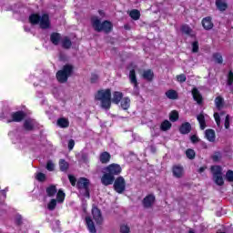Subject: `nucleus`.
<instances>
[{"label":"nucleus","instance_id":"nucleus-2","mask_svg":"<svg viewBox=\"0 0 233 233\" xmlns=\"http://www.w3.org/2000/svg\"><path fill=\"white\" fill-rule=\"evenodd\" d=\"M29 23H31V25H39L40 28L44 30L50 28V17L46 14L42 15H39L38 14L31 15L29 16Z\"/></svg>","mask_w":233,"mask_h":233},{"label":"nucleus","instance_id":"nucleus-22","mask_svg":"<svg viewBox=\"0 0 233 233\" xmlns=\"http://www.w3.org/2000/svg\"><path fill=\"white\" fill-rule=\"evenodd\" d=\"M50 39L53 45L57 46L61 42V35L59 33H53L50 36Z\"/></svg>","mask_w":233,"mask_h":233},{"label":"nucleus","instance_id":"nucleus-10","mask_svg":"<svg viewBox=\"0 0 233 233\" xmlns=\"http://www.w3.org/2000/svg\"><path fill=\"white\" fill-rule=\"evenodd\" d=\"M39 124L37 121L32 118L25 119L24 122V128L25 130H34L35 128H38Z\"/></svg>","mask_w":233,"mask_h":233},{"label":"nucleus","instance_id":"nucleus-49","mask_svg":"<svg viewBox=\"0 0 233 233\" xmlns=\"http://www.w3.org/2000/svg\"><path fill=\"white\" fill-rule=\"evenodd\" d=\"M46 168L49 172H53V170L56 168V166L52 163V161H48Z\"/></svg>","mask_w":233,"mask_h":233},{"label":"nucleus","instance_id":"nucleus-23","mask_svg":"<svg viewBox=\"0 0 233 233\" xmlns=\"http://www.w3.org/2000/svg\"><path fill=\"white\" fill-rule=\"evenodd\" d=\"M192 127L190 126V123L186 122L184 124L181 125L179 131L180 134H188V132H190Z\"/></svg>","mask_w":233,"mask_h":233},{"label":"nucleus","instance_id":"nucleus-44","mask_svg":"<svg viewBox=\"0 0 233 233\" xmlns=\"http://www.w3.org/2000/svg\"><path fill=\"white\" fill-rule=\"evenodd\" d=\"M224 127L227 129L230 128V116H228V115H227L225 117Z\"/></svg>","mask_w":233,"mask_h":233},{"label":"nucleus","instance_id":"nucleus-11","mask_svg":"<svg viewBox=\"0 0 233 233\" xmlns=\"http://www.w3.org/2000/svg\"><path fill=\"white\" fill-rule=\"evenodd\" d=\"M93 219L96 221V225L103 224V216L101 215V210L97 208H92Z\"/></svg>","mask_w":233,"mask_h":233},{"label":"nucleus","instance_id":"nucleus-31","mask_svg":"<svg viewBox=\"0 0 233 233\" xmlns=\"http://www.w3.org/2000/svg\"><path fill=\"white\" fill-rule=\"evenodd\" d=\"M143 77L144 79H147V81H152V79H154V72H152L150 69H147L144 71Z\"/></svg>","mask_w":233,"mask_h":233},{"label":"nucleus","instance_id":"nucleus-3","mask_svg":"<svg viewBox=\"0 0 233 233\" xmlns=\"http://www.w3.org/2000/svg\"><path fill=\"white\" fill-rule=\"evenodd\" d=\"M91 23L93 28H95L96 32H106V34H108V32L112 30V23L108 21H104L101 24V20H99L97 16H93L91 19Z\"/></svg>","mask_w":233,"mask_h":233},{"label":"nucleus","instance_id":"nucleus-60","mask_svg":"<svg viewBox=\"0 0 233 233\" xmlns=\"http://www.w3.org/2000/svg\"><path fill=\"white\" fill-rule=\"evenodd\" d=\"M99 15H100L101 16H103V15H105V13H104L103 11H99Z\"/></svg>","mask_w":233,"mask_h":233},{"label":"nucleus","instance_id":"nucleus-9","mask_svg":"<svg viewBox=\"0 0 233 233\" xmlns=\"http://www.w3.org/2000/svg\"><path fill=\"white\" fill-rule=\"evenodd\" d=\"M106 172L113 177L119 176V173L121 172V166L118 164H110L106 167Z\"/></svg>","mask_w":233,"mask_h":233},{"label":"nucleus","instance_id":"nucleus-26","mask_svg":"<svg viewBox=\"0 0 233 233\" xmlns=\"http://www.w3.org/2000/svg\"><path fill=\"white\" fill-rule=\"evenodd\" d=\"M216 5L220 12H225V10H227L228 5L225 0H216Z\"/></svg>","mask_w":233,"mask_h":233},{"label":"nucleus","instance_id":"nucleus-55","mask_svg":"<svg viewBox=\"0 0 233 233\" xmlns=\"http://www.w3.org/2000/svg\"><path fill=\"white\" fill-rule=\"evenodd\" d=\"M191 141H192V143H198V141H199V138L198 137V136L193 135L191 137Z\"/></svg>","mask_w":233,"mask_h":233},{"label":"nucleus","instance_id":"nucleus-24","mask_svg":"<svg viewBox=\"0 0 233 233\" xmlns=\"http://www.w3.org/2000/svg\"><path fill=\"white\" fill-rule=\"evenodd\" d=\"M180 30L182 34H186V35H190L191 37L194 36V31H192V28L187 25H182Z\"/></svg>","mask_w":233,"mask_h":233},{"label":"nucleus","instance_id":"nucleus-30","mask_svg":"<svg viewBox=\"0 0 233 233\" xmlns=\"http://www.w3.org/2000/svg\"><path fill=\"white\" fill-rule=\"evenodd\" d=\"M110 161V153L103 152L100 155V163L106 164Z\"/></svg>","mask_w":233,"mask_h":233},{"label":"nucleus","instance_id":"nucleus-48","mask_svg":"<svg viewBox=\"0 0 233 233\" xmlns=\"http://www.w3.org/2000/svg\"><path fill=\"white\" fill-rule=\"evenodd\" d=\"M199 50V44L198 41L192 43V52L196 53Z\"/></svg>","mask_w":233,"mask_h":233},{"label":"nucleus","instance_id":"nucleus-59","mask_svg":"<svg viewBox=\"0 0 233 233\" xmlns=\"http://www.w3.org/2000/svg\"><path fill=\"white\" fill-rule=\"evenodd\" d=\"M206 169H207V167H200L198 169L199 174H202V172H205Z\"/></svg>","mask_w":233,"mask_h":233},{"label":"nucleus","instance_id":"nucleus-46","mask_svg":"<svg viewBox=\"0 0 233 233\" xmlns=\"http://www.w3.org/2000/svg\"><path fill=\"white\" fill-rule=\"evenodd\" d=\"M177 80L178 81V83H185L187 81V76L181 74L177 76Z\"/></svg>","mask_w":233,"mask_h":233},{"label":"nucleus","instance_id":"nucleus-21","mask_svg":"<svg viewBox=\"0 0 233 233\" xmlns=\"http://www.w3.org/2000/svg\"><path fill=\"white\" fill-rule=\"evenodd\" d=\"M120 106L123 110H128L130 108V98L124 97L120 100Z\"/></svg>","mask_w":233,"mask_h":233},{"label":"nucleus","instance_id":"nucleus-35","mask_svg":"<svg viewBox=\"0 0 233 233\" xmlns=\"http://www.w3.org/2000/svg\"><path fill=\"white\" fill-rule=\"evenodd\" d=\"M46 194L47 196H49L50 198H52L53 196H56V194H57V189L56 188V186H50L46 188Z\"/></svg>","mask_w":233,"mask_h":233},{"label":"nucleus","instance_id":"nucleus-8","mask_svg":"<svg viewBox=\"0 0 233 233\" xmlns=\"http://www.w3.org/2000/svg\"><path fill=\"white\" fill-rule=\"evenodd\" d=\"M11 118H6V123H12V122H15V123H19L21 121H23V119H25V113L23 111H18V112H15L12 113L10 115Z\"/></svg>","mask_w":233,"mask_h":233},{"label":"nucleus","instance_id":"nucleus-54","mask_svg":"<svg viewBox=\"0 0 233 233\" xmlns=\"http://www.w3.org/2000/svg\"><path fill=\"white\" fill-rule=\"evenodd\" d=\"M15 222L17 223V225H21V223H23V217H21V215H17L15 217Z\"/></svg>","mask_w":233,"mask_h":233},{"label":"nucleus","instance_id":"nucleus-7","mask_svg":"<svg viewBox=\"0 0 233 233\" xmlns=\"http://www.w3.org/2000/svg\"><path fill=\"white\" fill-rule=\"evenodd\" d=\"M127 187V182H125V178L123 177H118L114 183V188L117 194H123L125 192V188Z\"/></svg>","mask_w":233,"mask_h":233},{"label":"nucleus","instance_id":"nucleus-63","mask_svg":"<svg viewBox=\"0 0 233 233\" xmlns=\"http://www.w3.org/2000/svg\"><path fill=\"white\" fill-rule=\"evenodd\" d=\"M217 233H225V232L218 231Z\"/></svg>","mask_w":233,"mask_h":233},{"label":"nucleus","instance_id":"nucleus-4","mask_svg":"<svg viewBox=\"0 0 233 233\" xmlns=\"http://www.w3.org/2000/svg\"><path fill=\"white\" fill-rule=\"evenodd\" d=\"M74 72V66L72 65H66L63 66L62 70L56 73V79L59 83H66L68 77L72 76Z\"/></svg>","mask_w":233,"mask_h":233},{"label":"nucleus","instance_id":"nucleus-51","mask_svg":"<svg viewBox=\"0 0 233 233\" xmlns=\"http://www.w3.org/2000/svg\"><path fill=\"white\" fill-rule=\"evenodd\" d=\"M233 83V72L229 71L228 75V85H232Z\"/></svg>","mask_w":233,"mask_h":233},{"label":"nucleus","instance_id":"nucleus-47","mask_svg":"<svg viewBox=\"0 0 233 233\" xmlns=\"http://www.w3.org/2000/svg\"><path fill=\"white\" fill-rule=\"evenodd\" d=\"M120 232L121 233H129L130 232V228L127 225H122L120 227Z\"/></svg>","mask_w":233,"mask_h":233},{"label":"nucleus","instance_id":"nucleus-42","mask_svg":"<svg viewBox=\"0 0 233 233\" xmlns=\"http://www.w3.org/2000/svg\"><path fill=\"white\" fill-rule=\"evenodd\" d=\"M186 156L188 159H194V157H196V151L189 148L186 151Z\"/></svg>","mask_w":233,"mask_h":233},{"label":"nucleus","instance_id":"nucleus-56","mask_svg":"<svg viewBox=\"0 0 233 233\" xmlns=\"http://www.w3.org/2000/svg\"><path fill=\"white\" fill-rule=\"evenodd\" d=\"M6 192H8V187H5L4 190L1 191V194L4 197V198H6Z\"/></svg>","mask_w":233,"mask_h":233},{"label":"nucleus","instance_id":"nucleus-17","mask_svg":"<svg viewBox=\"0 0 233 233\" xmlns=\"http://www.w3.org/2000/svg\"><path fill=\"white\" fill-rule=\"evenodd\" d=\"M205 136L208 141H210V143H214L216 141V132L213 129H207Z\"/></svg>","mask_w":233,"mask_h":233},{"label":"nucleus","instance_id":"nucleus-13","mask_svg":"<svg viewBox=\"0 0 233 233\" xmlns=\"http://www.w3.org/2000/svg\"><path fill=\"white\" fill-rule=\"evenodd\" d=\"M129 79L131 85L134 86L135 94L137 96L139 94V89L137 88V79L136 78V70L132 69L129 72Z\"/></svg>","mask_w":233,"mask_h":233},{"label":"nucleus","instance_id":"nucleus-6","mask_svg":"<svg viewBox=\"0 0 233 233\" xmlns=\"http://www.w3.org/2000/svg\"><path fill=\"white\" fill-rule=\"evenodd\" d=\"M211 172L213 174V179L216 185L221 187L224 183L223 181V169L219 166H213L211 167Z\"/></svg>","mask_w":233,"mask_h":233},{"label":"nucleus","instance_id":"nucleus-39","mask_svg":"<svg viewBox=\"0 0 233 233\" xmlns=\"http://www.w3.org/2000/svg\"><path fill=\"white\" fill-rule=\"evenodd\" d=\"M169 119L170 121H172L173 123L177 121V119H179V113H177V111L174 110L170 113L169 115Z\"/></svg>","mask_w":233,"mask_h":233},{"label":"nucleus","instance_id":"nucleus-40","mask_svg":"<svg viewBox=\"0 0 233 233\" xmlns=\"http://www.w3.org/2000/svg\"><path fill=\"white\" fill-rule=\"evenodd\" d=\"M59 167L62 172H66V170H68V162L65 161V159H61L59 161Z\"/></svg>","mask_w":233,"mask_h":233},{"label":"nucleus","instance_id":"nucleus-25","mask_svg":"<svg viewBox=\"0 0 233 233\" xmlns=\"http://www.w3.org/2000/svg\"><path fill=\"white\" fill-rule=\"evenodd\" d=\"M56 124L60 128H68L70 122L66 118H59Z\"/></svg>","mask_w":233,"mask_h":233},{"label":"nucleus","instance_id":"nucleus-37","mask_svg":"<svg viewBox=\"0 0 233 233\" xmlns=\"http://www.w3.org/2000/svg\"><path fill=\"white\" fill-rule=\"evenodd\" d=\"M65 198H66L65 192H63V190L60 189L56 194V202L63 203L65 201Z\"/></svg>","mask_w":233,"mask_h":233},{"label":"nucleus","instance_id":"nucleus-43","mask_svg":"<svg viewBox=\"0 0 233 233\" xmlns=\"http://www.w3.org/2000/svg\"><path fill=\"white\" fill-rule=\"evenodd\" d=\"M212 159L215 163H218V161H220L221 159V154L219 152H215L212 156Z\"/></svg>","mask_w":233,"mask_h":233},{"label":"nucleus","instance_id":"nucleus-16","mask_svg":"<svg viewBox=\"0 0 233 233\" xmlns=\"http://www.w3.org/2000/svg\"><path fill=\"white\" fill-rule=\"evenodd\" d=\"M183 174H184V170H183V167L177 165L173 167V176L175 177H183Z\"/></svg>","mask_w":233,"mask_h":233},{"label":"nucleus","instance_id":"nucleus-62","mask_svg":"<svg viewBox=\"0 0 233 233\" xmlns=\"http://www.w3.org/2000/svg\"><path fill=\"white\" fill-rule=\"evenodd\" d=\"M188 233H194V230L190 229Z\"/></svg>","mask_w":233,"mask_h":233},{"label":"nucleus","instance_id":"nucleus-12","mask_svg":"<svg viewBox=\"0 0 233 233\" xmlns=\"http://www.w3.org/2000/svg\"><path fill=\"white\" fill-rule=\"evenodd\" d=\"M116 177L110 175L108 172H106L101 177V183L102 185H105V187H108V185H112L114 183Z\"/></svg>","mask_w":233,"mask_h":233},{"label":"nucleus","instance_id":"nucleus-61","mask_svg":"<svg viewBox=\"0 0 233 233\" xmlns=\"http://www.w3.org/2000/svg\"><path fill=\"white\" fill-rule=\"evenodd\" d=\"M25 32H30V29H26V28H25Z\"/></svg>","mask_w":233,"mask_h":233},{"label":"nucleus","instance_id":"nucleus-36","mask_svg":"<svg viewBox=\"0 0 233 233\" xmlns=\"http://www.w3.org/2000/svg\"><path fill=\"white\" fill-rule=\"evenodd\" d=\"M213 59H214L215 63H218V65L223 64V56H221L220 53H214Z\"/></svg>","mask_w":233,"mask_h":233},{"label":"nucleus","instance_id":"nucleus-32","mask_svg":"<svg viewBox=\"0 0 233 233\" xmlns=\"http://www.w3.org/2000/svg\"><path fill=\"white\" fill-rule=\"evenodd\" d=\"M166 96L167 97V99H177V92L174 89H169L166 92Z\"/></svg>","mask_w":233,"mask_h":233},{"label":"nucleus","instance_id":"nucleus-15","mask_svg":"<svg viewBox=\"0 0 233 233\" xmlns=\"http://www.w3.org/2000/svg\"><path fill=\"white\" fill-rule=\"evenodd\" d=\"M154 201H156V197H154V195H148L144 198V207H146V208L152 207V205H154Z\"/></svg>","mask_w":233,"mask_h":233},{"label":"nucleus","instance_id":"nucleus-20","mask_svg":"<svg viewBox=\"0 0 233 233\" xmlns=\"http://www.w3.org/2000/svg\"><path fill=\"white\" fill-rule=\"evenodd\" d=\"M192 96L193 99L197 101V103L200 104L201 101H203V96H201V94H199V91L196 87L192 90Z\"/></svg>","mask_w":233,"mask_h":233},{"label":"nucleus","instance_id":"nucleus-5","mask_svg":"<svg viewBox=\"0 0 233 233\" xmlns=\"http://www.w3.org/2000/svg\"><path fill=\"white\" fill-rule=\"evenodd\" d=\"M89 185L90 180L85 177L79 178L76 183V187L79 189V194L84 198H90V191L88 189Z\"/></svg>","mask_w":233,"mask_h":233},{"label":"nucleus","instance_id":"nucleus-29","mask_svg":"<svg viewBox=\"0 0 233 233\" xmlns=\"http://www.w3.org/2000/svg\"><path fill=\"white\" fill-rule=\"evenodd\" d=\"M129 16L131 19L137 21L141 17V13L137 9H133L129 12Z\"/></svg>","mask_w":233,"mask_h":233},{"label":"nucleus","instance_id":"nucleus-28","mask_svg":"<svg viewBox=\"0 0 233 233\" xmlns=\"http://www.w3.org/2000/svg\"><path fill=\"white\" fill-rule=\"evenodd\" d=\"M197 119L199 123L201 130H205V128H207V124L205 122V116L203 114H200L197 116Z\"/></svg>","mask_w":233,"mask_h":233},{"label":"nucleus","instance_id":"nucleus-34","mask_svg":"<svg viewBox=\"0 0 233 233\" xmlns=\"http://www.w3.org/2000/svg\"><path fill=\"white\" fill-rule=\"evenodd\" d=\"M172 124L168 120H165L160 126L161 130H163L164 132H167V130H170Z\"/></svg>","mask_w":233,"mask_h":233},{"label":"nucleus","instance_id":"nucleus-14","mask_svg":"<svg viewBox=\"0 0 233 233\" xmlns=\"http://www.w3.org/2000/svg\"><path fill=\"white\" fill-rule=\"evenodd\" d=\"M202 25H203V28H205V30H212V28H214V24L212 23V18L210 16L203 18Z\"/></svg>","mask_w":233,"mask_h":233},{"label":"nucleus","instance_id":"nucleus-19","mask_svg":"<svg viewBox=\"0 0 233 233\" xmlns=\"http://www.w3.org/2000/svg\"><path fill=\"white\" fill-rule=\"evenodd\" d=\"M123 99V93L119 91H115L113 93V98L112 101L115 103V105H119V102Z\"/></svg>","mask_w":233,"mask_h":233},{"label":"nucleus","instance_id":"nucleus-50","mask_svg":"<svg viewBox=\"0 0 233 233\" xmlns=\"http://www.w3.org/2000/svg\"><path fill=\"white\" fill-rule=\"evenodd\" d=\"M226 178L232 182L233 181V171L232 170H228L226 174Z\"/></svg>","mask_w":233,"mask_h":233},{"label":"nucleus","instance_id":"nucleus-52","mask_svg":"<svg viewBox=\"0 0 233 233\" xmlns=\"http://www.w3.org/2000/svg\"><path fill=\"white\" fill-rule=\"evenodd\" d=\"M68 178H69V181H70V183H71V185L73 186V187H76V177H74V176H72V175H69L68 176Z\"/></svg>","mask_w":233,"mask_h":233},{"label":"nucleus","instance_id":"nucleus-38","mask_svg":"<svg viewBox=\"0 0 233 233\" xmlns=\"http://www.w3.org/2000/svg\"><path fill=\"white\" fill-rule=\"evenodd\" d=\"M223 116H224L223 113H221L220 115L218 113L214 114V118L218 128H221V117H223Z\"/></svg>","mask_w":233,"mask_h":233},{"label":"nucleus","instance_id":"nucleus-18","mask_svg":"<svg viewBox=\"0 0 233 233\" xmlns=\"http://www.w3.org/2000/svg\"><path fill=\"white\" fill-rule=\"evenodd\" d=\"M86 223L89 232L96 233V226L94 225V221L90 217L86 218Z\"/></svg>","mask_w":233,"mask_h":233},{"label":"nucleus","instance_id":"nucleus-57","mask_svg":"<svg viewBox=\"0 0 233 233\" xmlns=\"http://www.w3.org/2000/svg\"><path fill=\"white\" fill-rule=\"evenodd\" d=\"M96 81H97V76L96 75H93L91 77V82L92 83H96Z\"/></svg>","mask_w":233,"mask_h":233},{"label":"nucleus","instance_id":"nucleus-1","mask_svg":"<svg viewBox=\"0 0 233 233\" xmlns=\"http://www.w3.org/2000/svg\"><path fill=\"white\" fill-rule=\"evenodd\" d=\"M95 100L100 102L101 108L108 110L112 106V91L110 89L98 90L95 95Z\"/></svg>","mask_w":233,"mask_h":233},{"label":"nucleus","instance_id":"nucleus-45","mask_svg":"<svg viewBox=\"0 0 233 233\" xmlns=\"http://www.w3.org/2000/svg\"><path fill=\"white\" fill-rule=\"evenodd\" d=\"M35 179H37V181H45V179H46V176L43 173H37L35 175Z\"/></svg>","mask_w":233,"mask_h":233},{"label":"nucleus","instance_id":"nucleus-33","mask_svg":"<svg viewBox=\"0 0 233 233\" xmlns=\"http://www.w3.org/2000/svg\"><path fill=\"white\" fill-rule=\"evenodd\" d=\"M62 46L63 48H70L72 46V41H70V38H68L67 36H65L62 39Z\"/></svg>","mask_w":233,"mask_h":233},{"label":"nucleus","instance_id":"nucleus-27","mask_svg":"<svg viewBox=\"0 0 233 233\" xmlns=\"http://www.w3.org/2000/svg\"><path fill=\"white\" fill-rule=\"evenodd\" d=\"M215 105L218 110H221V108L225 105V99L222 96H217L215 98Z\"/></svg>","mask_w":233,"mask_h":233},{"label":"nucleus","instance_id":"nucleus-53","mask_svg":"<svg viewBox=\"0 0 233 233\" xmlns=\"http://www.w3.org/2000/svg\"><path fill=\"white\" fill-rule=\"evenodd\" d=\"M75 146H76V142L74 141V139H70L68 142V149L72 150Z\"/></svg>","mask_w":233,"mask_h":233},{"label":"nucleus","instance_id":"nucleus-41","mask_svg":"<svg viewBox=\"0 0 233 233\" xmlns=\"http://www.w3.org/2000/svg\"><path fill=\"white\" fill-rule=\"evenodd\" d=\"M56 207H57V200L56 198H53L47 204V208H48V210H55Z\"/></svg>","mask_w":233,"mask_h":233},{"label":"nucleus","instance_id":"nucleus-58","mask_svg":"<svg viewBox=\"0 0 233 233\" xmlns=\"http://www.w3.org/2000/svg\"><path fill=\"white\" fill-rule=\"evenodd\" d=\"M5 117H8V114L2 113L0 115V119H5Z\"/></svg>","mask_w":233,"mask_h":233}]
</instances>
